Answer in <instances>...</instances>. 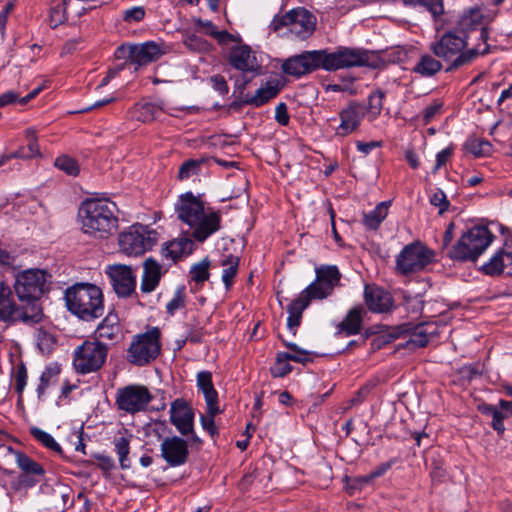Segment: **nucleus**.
Here are the masks:
<instances>
[{"instance_id": "obj_25", "label": "nucleus", "mask_w": 512, "mask_h": 512, "mask_svg": "<svg viewBox=\"0 0 512 512\" xmlns=\"http://www.w3.org/2000/svg\"><path fill=\"white\" fill-rule=\"evenodd\" d=\"M364 298L367 307L373 312H385L392 305V298L390 294L375 285L365 286Z\"/></svg>"}, {"instance_id": "obj_18", "label": "nucleus", "mask_w": 512, "mask_h": 512, "mask_svg": "<svg viewBox=\"0 0 512 512\" xmlns=\"http://www.w3.org/2000/svg\"><path fill=\"white\" fill-rule=\"evenodd\" d=\"M106 273L118 296L127 297L135 291L136 276L129 266L111 265L107 267Z\"/></svg>"}, {"instance_id": "obj_45", "label": "nucleus", "mask_w": 512, "mask_h": 512, "mask_svg": "<svg viewBox=\"0 0 512 512\" xmlns=\"http://www.w3.org/2000/svg\"><path fill=\"white\" fill-rule=\"evenodd\" d=\"M383 99L384 93L380 90H377L369 95L368 97V105L366 108V113L368 114L369 120H374L381 113L383 107Z\"/></svg>"}, {"instance_id": "obj_38", "label": "nucleus", "mask_w": 512, "mask_h": 512, "mask_svg": "<svg viewBox=\"0 0 512 512\" xmlns=\"http://www.w3.org/2000/svg\"><path fill=\"white\" fill-rule=\"evenodd\" d=\"M442 68L440 61L433 58L431 55H423L419 62L414 67V72L430 77L439 72Z\"/></svg>"}, {"instance_id": "obj_22", "label": "nucleus", "mask_w": 512, "mask_h": 512, "mask_svg": "<svg viewBox=\"0 0 512 512\" xmlns=\"http://www.w3.org/2000/svg\"><path fill=\"white\" fill-rule=\"evenodd\" d=\"M164 54L161 45L155 42H145L139 45H132L128 48L130 64L134 65V71L141 66L158 60Z\"/></svg>"}, {"instance_id": "obj_8", "label": "nucleus", "mask_w": 512, "mask_h": 512, "mask_svg": "<svg viewBox=\"0 0 512 512\" xmlns=\"http://www.w3.org/2000/svg\"><path fill=\"white\" fill-rule=\"evenodd\" d=\"M161 332L158 327H152L144 333L135 335L126 351L127 361L135 366H146L160 354Z\"/></svg>"}, {"instance_id": "obj_41", "label": "nucleus", "mask_w": 512, "mask_h": 512, "mask_svg": "<svg viewBox=\"0 0 512 512\" xmlns=\"http://www.w3.org/2000/svg\"><path fill=\"white\" fill-rule=\"evenodd\" d=\"M31 435L44 447L52 450L57 454H62L63 450L61 446L56 442L53 436L38 427L30 428Z\"/></svg>"}, {"instance_id": "obj_51", "label": "nucleus", "mask_w": 512, "mask_h": 512, "mask_svg": "<svg viewBox=\"0 0 512 512\" xmlns=\"http://www.w3.org/2000/svg\"><path fill=\"white\" fill-rule=\"evenodd\" d=\"M184 45L194 52H208L211 45L202 37L195 34L187 35L184 39Z\"/></svg>"}, {"instance_id": "obj_2", "label": "nucleus", "mask_w": 512, "mask_h": 512, "mask_svg": "<svg viewBox=\"0 0 512 512\" xmlns=\"http://www.w3.org/2000/svg\"><path fill=\"white\" fill-rule=\"evenodd\" d=\"M178 219L191 230V235L204 242L221 227V214L213 209H205L203 202L191 192L179 197L175 205Z\"/></svg>"}, {"instance_id": "obj_11", "label": "nucleus", "mask_w": 512, "mask_h": 512, "mask_svg": "<svg viewBox=\"0 0 512 512\" xmlns=\"http://www.w3.org/2000/svg\"><path fill=\"white\" fill-rule=\"evenodd\" d=\"M434 252L417 241L406 245L396 257V270L399 274L409 275L422 271L433 262Z\"/></svg>"}, {"instance_id": "obj_10", "label": "nucleus", "mask_w": 512, "mask_h": 512, "mask_svg": "<svg viewBox=\"0 0 512 512\" xmlns=\"http://www.w3.org/2000/svg\"><path fill=\"white\" fill-rule=\"evenodd\" d=\"M108 347L96 340H86L73 353V366L77 372L88 374L99 370L106 361Z\"/></svg>"}, {"instance_id": "obj_9", "label": "nucleus", "mask_w": 512, "mask_h": 512, "mask_svg": "<svg viewBox=\"0 0 512 512\" xmlns=\"http://www.w3.org/2000/svg\"><path fill=\"white\" fill-rule=\"evenodd\" d=\"M119 247L127 255H142L158 242V233L148 226L134 224L120 233Z\"/></svg>"}, {"instance_id": "obj_15", "label": "nucleus", "mask_w": 512, "mask_h": 512, "mask_svg": "<svg viewBox=\"0 0 512 512\" xmlns=\"http://www.w3.org/2000/svg\"><path fill=\"white\" fill-rule=\"evenodd\" d=\"M151 400L150 391L143 385H128L116 393L118 408L131 414L145 410Z\"/></svg>"}, {"instance_id": "obj_19", "label": "nucleus", "mask_w": 512, "mask_h": 512, "mask_svg": "<svg viewBox=\"0 0 512 512\" xmlns=\"http://www.w3.org/2000/svg\"><path fill=\"white\" fill-rule=\"evenodd\" d=\"M160 451L161 457L171 467L185 464L189 455L187 441L178 436L164 438L160 445Z\"/></svg>"}, {"instance_id": "obj_61", "label": "nucleus", "mask_w": 512, "mask_h": 512, "mask_svg": "<svg viewBox=\"0 0 512 512\" xmlns=\"http://www.w3.org/2000/svg\"><path fill=\"white\" fill-rule=\"evenodd\" d=\"M451 156H452V149L450 147L444 148L443 150L438 152L436 155V164H435L432 172L434 174L437 173L438 170L447 163V161L450 159Z\"/></svg>"}, {"instance_id": "obj_39", "label": "nucleus", "mask_w": 512, "mask_h": 512, "mask_svg": "<svg viewBox=\"0 0 512 512\" xmlns=\"http://www.w3.org/2000/svg\"><path fill=\"white\" fill-rule=\"evenodd\" d=\"M25 136L28 142L27 150L25 148H20L16 152L12 153L13 157L32 158L40 154L35 131L32 128H28L25 131Z\"/></svg>"}, {"instance_id": "obj_49", "label": "nucleus", "mask_w": 512, "mask_h": 512, "mask_svg": "<svg viewBox=\"0 0 512 512\" xmlns=\"http://www.w3.org/2000/svg\"><path fill=\"white\" fill-rule=\"evenodd\" d=\"M482 270L487 275H499L504 272L502 251L495 253L490 260L482 266Z\"/></svg>"}, {"instance_id": "obj_44", "label": "nucleus", "mask_w": 512, "mask_h": 512, "mask_svg": "<svg viewBox=\"0 0 512 512\" xmlns=\"http://www.w3.org/2000/svg\"><path fill=\"white\" fill-rule=\"evenodd\" d=\"M291 360L288 358V352H279L276 355L274 365L271 367L273 377H284L292 371Z\"/></svg>"}, {"instance_id": "obj_4", "label": "nucleus", "mask_w": 512, "mask_h": 512, "mask_svg": "<svg viewBox=\"0 0 512 512\" xmlns=\"http://www.w3.org/2000/svg\"><path fill=\"white\" fill-rule=\"evenodd\" d=\"M68 310L84 321H92L104 313L102 290L91 283H76L65 291Z\"/></svg>"}, {"instance_id": "obj_27", "label": "nucleus", "mask_w": 512, "mask_h": 512, "mask_svg": "<svg viewBox=\"0 0 512 512\" xmlns=\"http://www.w3.org/2000/svg\"><path fill=\"white\" fill-rule=\"evenodd\" d=\"M164 112L162 103L142 101L130 109L132 119L142 123H150L156 120Z\"/></svg>"}, {"instance_id": "obj_36", "label": "nucleus", "mask_w": 512, "mask_h": 512, "mask_svg": "<svg viewBox=\"0 0 512 512\" xmlns=\"http://www.w3.org/2000/svg\"><path fill=\"white\" fill-rule=\"evenodd\" d=\"M390 201L379 203L372 211L365 213L363 223L368 229L376 230L388 215Z\"/></svg>"}, {"instance_id": "obj_54", "label": "nucleus", "mask_w": 512, "mask_h": 512, "mask_svg": "<svg viewBox=\"0 0 512 512\" xmlns=\"http://www.w3.org/2000/svg\"><path fill=\"white\" fill-rule=\"evenodd\" d=\"M393 463H394L393 460L382 463L381 465L376 467L374 470H372L369 474H367L365 476L358 477L357 481L359 483H369V482L373 481L374 479L384 475L392 467Z\"/></svg>"}, {"instance_id": "obj_64", "label": "nucleus", "mask_w": 512, "mask_h": 512, "mask_svg": "<svg viewBox=\"0 0 512 512\" xmlns=\"http://www.w3.org/2000/svg\"><path fill=\"white\" fill-rule=\"evenodd\" d=\"M504 418H505V415L501 411L493 410L492 427L498 433H503L505 430L504 422H503Z\"/></svg>"}, {"instance_id": "obj_59", "label": "nucleus", "mask_w": 512, "mask_h": 512, "mask_svg": "<svg viewBox=\"0 0 512 512\" xmlns=\"http://www.w3.org/2000/svg\"><path fill=\"white\" fill-rule=\"evenodd\" d=\"M145 16V10L142 7H132L124 12V20L126 22H139Z\"/></svg>"}, {"instance_id": "obj_43", "label": "nucleus", "mask_w": 512, "mask_h": 512, "mask_svg": "<svg viewBox=\"0 0 512 512\" xmlns=\"http://www.w3.org/2000/svg\"><path fill=\"white\" fill-rule=\"evenodd\" d=\"M116 453L119 456V462L122 469L130 467L128 454L130 452V437L121 435L114 439Z\"/></svg>"}, {"instance_id": "obj_1", "label": "nucleus", "mask_w": 512, "mask_h": 512, "mask_svg": "<svg viewBox=\"0 0 512 512\" xmlns=\"http://www.w3.org/2000/svg\"><path fill=\"white\" fill-rule=\"evenodd\" d=\"M118 209L107 198L84 200L78 209L81 231L96 239H107L118 229Z\"/></svg>"}, {"instance_id": "obj_48", "label": "nucleus", "mask_w": 512, "mask_h": 512, "mask_svg": "<svg viewBox=\"0 0 512 512\" xmlns=\"http://www.w3.org/2000/svg\"><path fill=\"white\" fill-rule=\"evenodd\" d=\"M55 166L70 176H77L80 172L78 162L67 155H62L56 158Z\"/></svg>"}, {"instance_id": "obj_57", "label": "nucleus", "mask_w": 512, "mask_h": 512, "mask_svg": "<svg viewBox=\"0 0 512 512\" xmlns=\"http://www.w3.org/2000/svg\"><path fill=\"white\" fill-rule=\"evenodd\" d=\"M469 149L476 157H481L490 153L491 144L488 141L473 140L469 143Z\"/></svg>"}, {"instance_id": "obj_12", "label": "nucleus", "mask_w": 512, "mask_h": 512, "mask_svg": "<svg viewBox=\"0 0 512 512\" xmlns=\"http://www.w3.org/2000/svg\"><path fill=\"white\" fill-rule=\"evenodd\" d=\"M321 54L323 69L326 71L368 66L370 59V55L366 50L351 47H338L332 52L321 50Z\"/></svg>"}, {"instance_id": "obj_26", "label": "nucleus", "mask_w": 512, "mask_h": 512, "mask_svg": "<svg viewBox=\"0 0 512 512\" xmlns=\"http://www.w3.org/2000/svg\"><path fill=\"white\" fill-rule=\"evenodd\" d=\"M162 277L161 266L152 258H148L143 264V275L141 279L140 289L143 293L153 292Z\"/></svg>"}, {"instance_id": "obj_35", "label": "nucleus", "mask_w": 512, "mask_h": 512, "mask_svg": "<svg viewBox=\"0 0 512 512\" xmlns=\"http://www.w3.org/2000/svg\"><path fill=\"white\" fill-rule=\"evenodd\" d=\"M67 1L50 0L48 7V23L51 28H56L67 20Z\"/></svg>"}, {"instance_id": "obj_31", "label": "nucleus", "mask_w": 512, "mask_h": 512, "mask_svg": "<svg viewBox=\"0 0 512 512\" xmlns=\"http://www.w3.org/2000/svg\"><path fill=\"white\" fill-rule=\"evenodd\" d=\"M280 81L276 78L268 80L264 85L257 89L250 98L247 99V103L259 107L267 103L278 95L281 90Z\"/></svg>"}, {"instance_id": "obj_23", "label": "nucleus", "mask_w": 512, "mask_h": 512, "mask_svg": "<svg viewBox=\"0 0 512 512\" xmlns=\"http://www.w3.org/2000/svg\"><path fill=\"white\" fill-rule=\"evenodd\" d=\"M229 64L243 73H257L261 65L248 45L233 47L228 57Z\"/></svg>"}, {"instance_id": "obj_3", "label": "nucleus", "mask_w": 512, "mask_h": 512, "mask_svg": "<svg viewBox=\"0 0 512 512\" xmlns=\"http://www.w3.org/2000/svg\"><path fill=\"white\" fill-rule=\"evenodd\" d=\"M467 45L466 35H458L450 30L432 42L430 50L436 57L449 63L448 70H452L470 64L488 51V45L466 49Z\"/></svg>"}, {"instance_id": "obj_46", "label": "nucleus", "mask_w": 512, "mask_h": 512, "mask_svg": "<svg viewBox=\"0 0 512 512\" xmlns=\"http://www.w3.org/2000/svg\"><path fill=\"white\" fill-rule=\"evenodd\" d=\"M186 302V289L185 286L180 285L176 288L172 299L166 304V312L173 316L178 310L185 307Z\"/></svg>"}, {"instance_id": "obj_55", "label": "nucleus", "mask_w": 512, "mask_h": 512, "mask_svg": "<svg viewBox=\"0 0 512 512\" xmlns=\"http://www.w3.org/2000/svg\"><path fill=\"white\" fill-rule=\"evenodd\" d=\"M430 342L421 324L417 325L411 333L409 344L413 347H424Z\"/></svg>"}, {"instance_id": "obj_5", "label": "nucleus", "mask_w": 512, "mask_h": 512, "mask_svg": "<svg viewBox=\"0 0 512 512\" xmlns=\"http://www.w3.org/2000/svg\"><path fill=\"white\" fill-rule=\"evenodd\" d=\"M13 292L8 284L0 281V321L8 326L40 323L44 318L42 306L27 301L16 302Z\"/></svg>"}, {"instance_id": "obj_60", "label": "nucleus", "mask_w": 512, "mask_h": 512, "mask_svg": "<svg viewBox=\"0 0 512 512\" xmlns=\"http://www.w3.org/2000/svg\"><path fill=\"white\" fill-rule=\"evenodd\" d=\"M442 103L438 100H434L430 105H428L423 111V119L425 124L429 123L436 114H438L441 110Z\"/></svg>"}, {"instance_id": "obj_56", "label": "nucleus", "mask_w": 512, "mask_h": 512, "mask_svg": "<svg viewBox=\"0 0 512 512\" xmlns=\"http://www.w3.org/2000/svg\"><path fill=\"white\" fill-rule=\"evenodd\" d=\"M430 203L439 208V214L444 213L449 207V201L447 200L446 194L440 189H436L432 193L430 196Z\"/></svg>"}, {"instance_id": "obj_58", "label": "nucleus", "mask_w": 512, "mask_h": 512, "mask_svg": "<svg viewBox=\"0 0 512 512\" xmlns=\"http://www.w3.org/2000/svg\"><path fill=\"white\" fill-rule=\"evenodd\" d=\"M275 120L282 126H287L290 121L287 105L284 102L279 103L275 108Z\"/></svg>"}, {"instance_id": "obj_7", "label": "nucleus", "mask_w": 512, "mask_h": 512, "mask_svg": "<svg viewBox=\"0 0 512 512\" xmlns=\"http://www.w3.org/2000/svg\"><path fill=\"white\" fill-rule=\"evenodd\" d=\"M493 239L494 235L487 227H472L449 250L448 256L456 261H476L492 243Z\"/></svg>"}, {"instance_id": "obj_20", "label": "nucleus", "mask_w": 512, "mask_h": 512, "mask_svg": "<svg viewBox=\"0 0 512 512\" xmlns=\"http://www.w3.org/2000/svg\"><path fill=\"white\" fill-rule=\"evenodd\" d=\"M493 19L494 15L484 14L480 8H471L460 16L458 27L462 32L480 29V39L484 46L487 45L486 41L488 39L487 26Z\"/></svg>"}, {"instance_id": "obj_42", "label": "nucleus", "mask_w": 512, "mask_h": 512, "mask_svg": "<svg viewBox=\"0 0 512 512\" xmlns=\"http://www.w3.org/2000/svg\"><path fill=\"white\" fill-rule=\"evenodd\" d=\"M59 374L58 368L46 367L40 376V383L36 389L38 399H42L45 391L50 386L56 383V378Z\"/></svg>"}, {"instance_id": "obj_63", "label": "nucleus", "mask_w": 512, "mask_h": 512, "mask_svg": "<svg viewBox=\"0 0 512 512\" xmlns=\"http://www.w3.org/2000/svg\"><path fill=\"white\" fill-rule=\"evenodd\" d=\"M213 88L218 91L220 94L225 95L228 93V85L226 80L221 75L212 76L210 79Z\"/></svg>"}, {"instance_id": "obj_47", "label": "nucleus", "mask_w": 512, "mask_h": 512, "mask_svg": "<svg viewBox=\"0 0 512 512\" xmlns=\"http://www.w3.org/2000/svg\"><path fill=\"white\" fill-rule=\"evenodd\" d=\"M283 344L291 350L290 353H288V358L291 361L305 364L307 362L312 361L311 353L305 349H302L297 344L293 342H287L283 341Z\"/></svg>"}, {"instance_id": "obj_32", "label": "nucleus", "mask_w": 512, "mask_h": 512, "mask_svg": "<svg viewBox=\"0 0 512 512\" xmlns=\"http://www.w3.org/2000/svg\"><path fill=\"white\" fill-rule=\"evenodd\" d=\"M240 263V257L237 255L223 254L219 265L223 268L222 271V281L226 287V289H230L233 285V280L238 273Z\"/></svg>"}, {"instance_id": "obj_28", "label": "nucleus", "mask_w": 512, "mask_h": 512, "mask_svg": "<svg viewBox=\"0 0 512 512\" xmlns=\"http://www.w3.org/2000/svg\"><path fill=\"white\" fill-rule=\"evenodd\" d=\"M311 300H309L305 294L300 293L299 296L293 300L287 307L288 318L287 328L295 335L297 328L300 326L302 321V314L304 310L309 306Z\"/></svg>"}, {"instance_id": "obj_29", "label": "nucleus", "mask_w": 512, "mask_h": 512, "mask_svg": "<svg viewBox=\"0 0 512 512\" xmlns=\"http://www.w3.org/2000/svg\"><path fill=\"white\" fill-rule=\"evenodd\" d=\"M365 310L362 306L350 309L346 317L338 324V333L345 336L356 335L360 332Z\"/></svg>"}, {"instance_id": "obj_40", "label": "nucleus", "mask_w": 512, "mask_h": 512, "mask_svg": "<svg viewBox=\"0 0 512 512\" xmlns=\"http://www.w3.org/2000/svg\"><path fill=\"white\" fill-rule=\"evenodd\" d=\"M205 159H189L184 161L179 167L177 179L180 181L187 180L192 176L198 175L201 171Z\"/></svg>"}, {"instance_id": "obj_37", "label": "nucleus", "mask_w": 512, "mask_h": 512, "mask_svg": "<svg viewBox=\"0 0 512 512\" xmlns=\"http://www.w3.org/2000/svg\"><path fill=\"white\" fill-rule=\"evenodd\" d=\"M403 4L408 7H421L426 9L437 20L444 13L443 0H403Z\"/></svg>"}, {"instance_id": "obj_24", "label": "nucleus", "mask_w": 512, "mask_h": 512, "mask_svg": "<svg viewBox=\"0 0 512 512\" xmlns=\"http://www.w3.org/2000/svg\"><path fill=\"white\" fill-rule=\"evenodd\" d=\"M170 421L182 435L193 433L194 412L183 399H176L170 407Z\"/></svg>"}, {"instance_id": "obj_14", "label": "nucleus", "mask_w": 512, "mask_h": 512, "mask_svg": "<svg viewBox=\"0 0 512 512\" xmlns=\"http://www.w3.org/2000/svg\"><path fill=\"white\" fill-rule=\"evenodd\" d=\"M315 274V280L301 292L311 301L330 296L341 279V273L335 265H322L315 269Z\"/></svg>"}, {"instance_id": "obj_50", "label": "nucleus", "mask_w": 512, "mask_h": 512, "mask_svg": "<svg viewBox=\"0 0 512 512\" xmlns=\"http://www.w3.org/2000/svg\"><path fill=\"white\" fill-rule=\"evenodd\" d=\"M209 266L210 262L207 259L192 266L190 270V276L196 283H203L209 278Z\"/></svg>"}, {"instance_id": "obj_17", "label": "nucleus", "mask_w": 512, "mask_h": 512, "mask_svg": "<svg viewBox=\"0 0 512 512\" xmlns=\"http://www.w3.org/2000/svg\"><path fill=\"white\" fill-rule=\"evenodd\" d=\"M13 455L15 463L21 471L17 479L19 489L34 487L44 479L46 471L40 463L21 451H13Z\"/></svg>"}, {"instance_id": "obj_21", "label": "nucleus", "mask_w": 512, "mask_h": 512, "mask_svg": "<svg viewBox=\"0 0 512 512\" xmlns=\"http://www.w3.org/2000/svg\"><path fill=\"white\" fill-rule=\"evenodd\" d=\"M365 114L366 108L364 105L351 102L339 112L340 124L335 130L336 135L345 137L356 131Z\"/></svg>"}, {"instance_id": "obj_30", "label": "nucleus", "mask_w": 512, "mask_h": 512, "mask_svg": "<svg viewBox=\"0 0 512 512\" xmlns=\"http://www.w3.org/2000/svg\"><path fill=\"white\" fill-rule=\"evenodd\" d=\"M197 387L204 395L206 405L211 412L216 411V404H218V393L215 390L212 382V374L209 371H200L197 374Z\"/></svg>"}, {"instance_id": "obj_53", "label": "nucleus", "mask_w": 512, "mask_h": 512, "mask_svg": "<svg viewBox=\"0 0 512 512\" xmlns=\"http://www.w3.org/2000/svg\"><path fill=\"white\" fill-rule=\"evenodd\" d=\"M220 412L221 411L219 406L216 404V411L211 412L210 409L207 408V414L200 417V422L203 429L206 430L212 437L218 434V430L214 422V417Z\"/></svg>"}, {"instance_id": "obj_13", "label": "nucleus", "mask_w": 512, "mask_h": 512, "mask_svg": "<svg viewBox=\"0 0 512 512\" xmlns=\"http://www.w3.org/2000/svg\"><path fill=\"white\" fill-rule=\"evenodd\" d=\"M274 30L288 27L289 32L300 39L311 36L316 27V17L304 8H296L272 21Z\"/></svg>"}, {"instance_id": "obj_52", "label": "nucleus", "mask_w": 512, "mask_h": 512, "mask_svg": "<svg viewBox=\"0 0 512 512\" xmlns=\"http://www.w3.org/2000/svg\"><path fill=\"white\" fill-rule=\"evenodd\" d=\"M28 373L26 367L21 364L14 374L15 390L18 393V404L22 403V394L27 385Z\"/></svg>"}, {"instance_id": "obj_6", "label": "nucleus", "mask_w": 512, "mask_h": 512, "mask_svg": "<svg viewBox=\"0 0 512 512\" xmlns=\"http://www.w3.org/2000/svg\"><path fill=\"white\" fill-rule=\"evenodd\" d=\"M50 278V274L38 268L18 272L13 283L17 300L41 305L40 299L49 290Z\"/></svg>"}, {"instance_id": "obj_33", "label": "nucleus", "mask_w": 512, "mask_h": 512, "mask_svg": "<svg viewBox=\"0 0 512 512\" xmlns=\"http://www.w3.org/2000/svg\"><path fill=\"white\" fill-rule=\"evenodd\" d=\"M193 242L186 237L177 238L168 242L163 248V255L173 261L181 258L183 255L189 254L192 251Z\"/></svg>"}, {"instance_id": "obj_62", "label": "nucleus", "mask_w": 512, "mask_h": 512, "mask_svg": "<svg viewBox=\"0 0 512 512\" xmlns=\"http://www.w3.org/2000/svg\"><path fill=\"white\" fill-rule=\"evenodd\" d=\"M20 95L15 91H7L0 95V108L13 103H19Z\"/></svg>"}, {"instance_id": "obj_16", "label": "nucleus", "mask_w": 512, "mask_h": 512, "mask_svg": "<svg viewBox=\"0 0 512 512\" xmlns=\"http://www.w3.org/2000/svg\"><path fill=\"white\" fill-rule=\"evenodd\" d=\"M318 69H323L321 50L305 51L288 58L282 64V70L285 74L297 78Z\"/></svg>"}, {"instance_id": "obj_34", "label": "nucleus", "mask_w": 512, "mask_h": 512, "mask_svg": "<svg viewBox=\"0 0 512 512\" xmlns=\"http://www.w3.org/2000/svg\"><path fill=\"white\" fill-rule=\"evenodd\" d=\"M120 332L119 318L115 313H108L98 325L95 335L99 339L114 340Z\"/></svg>"}]
</instances>
